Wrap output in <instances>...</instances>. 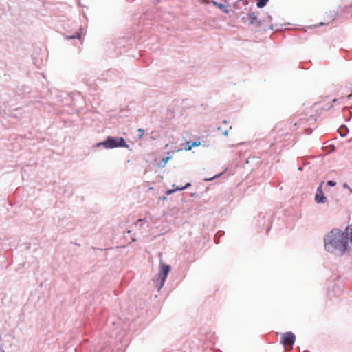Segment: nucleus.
Segmentation results:
<instances>
[{
  "label": "nucleus",
  "mask_w": 352,
  "mask_h": 352,
  "mask_svg": "<svg viewBox=\"0 0 352 352\" xmlns=\"http://www.w3.org/2000/svg\"><path fill=\"white\" fill-rule=\"evenodd\" d=\"M324 248L328 252L342 256L352 246V235L347 228L344 231L333 229L324 237Z\"/></svg>",
  "instance_id": "nucleus-1"
},
{
  "label": "nucleus",
  "mask_w": 352,
  "mask_h": 352,
  "mask_svg": "<svg viewBox=\"0 0 352 352\" xmlns=\"http://www.w3.org/2000/svg\"><path fill=\"white\" fill-rule=\"evenodd\" d=\"M103 146L106 148H115L118 147L129 148V145L126 143L125 140L120 137L109 136L102 142L98 143L97 146Z\"/></svg>",
  "instance_id": "nucleus-2"
},
{
  "label": "nucleus",
  "mask_w": 352,
  "mask_h": 352,
  "mask_svg": "<svg viewBox=\"0 0 352 352\" xmlns=\"http://www.w3.org/2000/svg\"><path fill=\"white\" fill-rule=\"evenodd\" d=\"M170 270V266L164 263H160V268L157 277L153 278L155 286L160 291L164 286V282L167 278L168 274Z\"/></svg>",
  "instance_id": "nucleus-3"
},
{
  "label": "nucleus",
  "mask_w": 352,
  "mask_h": 352,
  "mask_svg": "<svg viewBox=\"0 0 352 352\" xmlns=\"http://www.w3.org/2000/svg\"><path fill=\"white\" fill-rule=\"evenodd\" d=\"M296 336L294 333L291 331L285 333L281 338V342L285 346H289V349H292V346L295 342Z\"/></svg>",
  "instance_id": "nucleus-4"
},
{
  "label": "nucleus",
  "mask_w": 352,
  "mask_h": 352,
  "mask_svg": "<svg viewBox=\"0 0 352 352\" xmlns=\"http://www.w3.org/2000/svg\"><path fill=\"white\" fill-rule=\"evenodd\" d=\"M322 183L317 188L316 193L315 195V201L317 204H323L326 201L327 197L324 195L322 189Z\"/></svg>",
  "instance_id": "nucleus-5"
},
{
  "label": "nucleus",
  "mask_w": 352,
  "mask_h": 352,
  "mask_svg": "<svg viewBox=\"0 0 352 352\" xmlns=\"http://www.w3.org/2000/svg\"><path fill=\"white\" fill-rule=\"evenodd\" d=\"M258 12H250L248 14V19L250 20V23L254 24L257 21Z\"/></svg>",
  "instance_id": "nucleus-6"
},
{
  "label": "nucleus",
  "mask_w": 352,
  "mask_h": 352,
  "mask_svg": "<svg viewBox=\"0 0 352 352\" xmlns=\"http://www.w3.org/2000/svg\"><path fill=\"white\" fill-rule=\"evenodd\" d=\"M200 145V142H192V141H190V142H188L186 143V146L185 148L186 151H190L191 150L193 147L195 146H197Z\"/></svg>",
  "instance_id": "nucleus-7"
},
{
  "label": "nucleus",
  "mask_w": 352,
  "mask_h": 352,
  "mask_svg": "<svg viewBox=\"0 0 352 352\" xmlns=\"http://www.w3.org/2000/svg\"><path fill=\"white\" fill-rule=\"evenodd\" d=\"M346 99H349V100H351L352 99V94H349L346 98H344V97H341L339 99H337V98H334L332 100V102L335 103L337 101H339V104H342V103H345L346 102Z\"/></svg>",
  "instance_id": "nucleus-8"
},
{
  "label": "nucleus",
  "mask_w": 352,
  "mask_h": 352,
  "mask_svg": "<svg viewBox=\"0 0 352 352\" xmlns=\"http://www.w3.org/2000/svg\"><path fill=\"white\" fill-rule=\"evenodd\" d=\"M191 186V184L190 183H187L183 187H176L175 188H174L173 190H168L167 191V193L168 194H171L173 191H180V190H185L186 188H188V187H190Z\"/></svg>",
  "instance_id": "nucleus-9"
},
{
  "label": "nucleus",
  "mask_w": 352,
  "mask_h": 352,
  "mask_svg": "<svg viewBox=\"0 0 352 352\" xmlns=\"http://www.w3.org/2000/svg\"><path fill=\"white\" fill-rule=\"evenodd\" d=\"M343 112H344V117L347 116L346 113L349 114V118H347L346 119V121H349L351 119V118L352 117V111L350 109H349L347 107H345L343 109Z\"/></svg>",
  "instance_id": "nucleus-10"
},
{
  "label": "nucleus",
  "mask_w": 352,
  "mask_h": 352,
  "mask_svg": "<svg viewBox=\"0 0 352 352\" xmlns=\"http://www.w3.org/2000/svg\"><path fill=\"white\" fill-rule=\"evenodd\" d=\"M349 131V129H347V127L346 126H340V128L338 129V132L340 133V135L342 136V137H344L346 135L347 133Z\"/></svg>",
  "instance_id": "nucleus-11"
},
{
  "label": "nucleus",
  "mask_w": 352,
  "mask_h": 352,
  "mask_svg": "<svg viewBox=\"0 0 352 352\" xmlns=\"http://www.w3.org/2000/svg\"><path fill=\"white\" fill-rule=\"evenodd\" d=\"M270 0H258L256 6L258 8H263V7L265 6V5Z\"/></svg>",
  "instance_id": "nucleus-12"
},
{
  "label": "nucleus",
  "mask_w": 352,
  "mask_h": 352,
  "mask_svg": "<svg viewBox=\"0 0 352 352\" xmlns=\"http://www.w3.org/2000/svg\"><path fill=\"white\" fill-rule=\"evenodd\" d=\"M218 8L226 14H228L230 12V10L227 9L222 3H219Z\"/></svg>",
  "instance_id": "nucleus-13"
},
{
  "label": "nucleus",
  "mask_w": 352,
  "mask_h": 352,
  "mask_svg": "<svg viewBox=\"0 0 352 352\" xmlns=\"http://www.w3.org/2000/svg\"><path fill=\"white\" fill-rule=\"evenodd\" d=\"M170 159V156H168L165 158H164L162 162L160 163L159 166L161 167H164L166 164H167L168 161Z\"/></svg>",
  "instance_id": "nucleus-14"
},
{
  "label": "nucleus",
  "mask_w": 352,
  "mask_h": 352,
  "mask_svg": "<svg viewBox=\"0 0 352 352\" xmlns=\"http://www.w3.org/2000/svg\"><path fill=\"white\" fill-rule=\"evenodd\" d=\"M80 34L79 32H76L74 35H72V36H67L66 37L67 39H74V38H78L80 39Z\"/></svg>",
  "instance_id": "nucleus-15"
},
{
  "label": "nucleus",
  "mask_w": 352,
  "mask_h": 352,
  "mask_svg": "<svg viewBox=\"0 0 352 352\" xmlns=\"http://www.w3.org/2000/svg\"><path fill=\"white\" fill-rule=\"evenodd\" d=\"M337 15H338V12L337 11H330L329 12V16L331 17V20L332 21L336 19Z\"/></svg>",
  "instance_id": "nucleus-16"
},
{
  "label": "nucleus",
  "mask_w": 352,
  "mask_h": 352,
  "mask_svg": "<svg viewBox=\"0 0 352 352\" xmlns=\"http://www.w3.org/2000/svg\"><path fill=\"white\" fill-rule=\"evenodd\" d=\"M138 138H139V139H141L142 138V136L144 135V131L142 129L140 128V129H138Z\"/></svg>",
  "instance_id": "nucleus-17"
},
{
  "label": "nucleus",
  "mask_w": 352,
  "mask_h": 352,
  "mask_svg": "<svg viewBox=\"0 0 352 352\" xmlns=\"http://www.w3.org/2000/svg\"><path fill=\"white\" fill-rule=\"evenodd\" d=\"M327 186H335L336 183L334 181L330 180V181L327 182Z\"/></svg>",
  "instance_id": "nucleus-18"
},
{
  "label": "nucleus",
  "mask_w": 352,
  "mask_h": 352,
  "mask_svg": "<svg viewBox=\"0 0 352 352\" xmlns=\"http://www.w3.org/2000/svg\"><path fill=\"white\" fill-rule=\"evenodd\" d=\"M210 3H211L213 6H216V7H217V8H218L219 4L220 3H218L217 1H216L215 0H212V1H210Z\"/></svg>",
  "instance_id": "nucleus-19"
},
{
  "label": "nucleus",
  "mask_w": 352,
  "mask_h": 352,
  "mask_svg": "<svg viewBox=\"0 0 352 352\" xmlns=\"http://www.w3.org/2000/svg\"><path fill=\"white\" fill-rule=\"evenodd\" d=\"M333 107V104L326 105L325 107H323V109L329 110V109H331Z\"/></svg>",
  "instance_id": "nucleus-20"
},
{
  "label": "nucleus",
  "mask_w": 352,
  "mask_h": 352,
  "mask_svg": "<svg viewBox=\"0 0 352 352\" xmlns=\"http://www.w3.org/2000/svg\"><path fill=\"white\" fill-rule=\"evenodd\" d=\"M217 176H218V175H215V176H214V177H211V178H206V179H204V180H205V181H206V182L212 181L214 178H215V177H217Z\"/></svg>",
  "instance_id": "nucleus-21"
},
{
  "label": "nucleus",
  "mask_w": 352,
  "mask_h": 352,
  "mask_svg": "<svg viewBox=\"0 0 352 352\" xmlns=\"http://www.w3.org/2000/svg\"><path fill=\"white\" fill-rule=\"evenodd\" d=\"M217 234H217L214 236V241H215V243H219V241H217V240H218V238H217Z\"/></svg>",
  "instance_id": "nucleus-22"
},
{
  "label": "nucleus",
  "mask_w": 352,
  "mask_h": 352,
  "mask_svg": "<svg viewBox=\"0 0 352 352\" xmlns=\"http://www.w3.org/2000/svg\"><path fill=\"white\" fill-rule=\"evenodd\" d=\"M228 130H226V131L223 133V134L224 135H226H226H228Z\"/></svg>",
  "instance_id": "nucleus-23"
},
{
  "label": "nucleus",
  "mask_w": 352,
  "mask_h": 352,
  "mask_svg": "<svg viewBox=\"0 0 352 352\" xmlns=\"http://www.w3.org/2000/svg\"><path fill=\"white\" fill-rule=\"evenodd\" d=\"M142 221H144V219H139L138 220V222H142Z\"/></svg>",
  "instance_id": "nucleus-24"
},
{
  "label": "nucleus",
  "mask_w": 352,
  "mask_h": 352,
  "mask_svg": "<svg viewBox=\"0 0 352 352\" xmlns=\"http://www.w3.org/2000/svg\"><path fill=\"white\" fill-rule=\"evenodd\" d=\"M298 170H302V168H301V167H299Z\"/></svg>",
  "instance_id": "nucleus-25"
},
{
  "label": "nucleus",
  "mask_w": 352,
  "mask_h": 352,
  "mask_svg": "<svg viewBox=\"0 0 352 352\" xmlns=\"http://www.w3.org/2000/svg\"><path fill=\"white\" fill-rule=\"evenodd\" d=\"M268 17H269L270 19H272V16H270V15Z\"/></svg>",
  "instance_id": "nucleus-26"
},
{
  "label": "nucleus",
  "mask_w": 352,
  "mask_h": 352,
  "mask_svg": "<svg viewBox=\"0 0 352 352\" xmlns=\"http://www.w3.org/2000/svg\"><path fill=\"white\" fill-rule=\"evenodd\" d=\"M228 0H226V1H228Z\"/></svg>",
  "instance_id": "nucleus-27"
}]
</instances>
